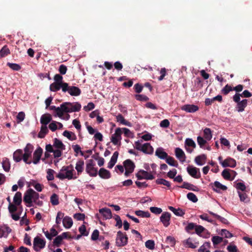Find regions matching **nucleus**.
Masks as SVG:
<instances>
[{
  "mask_svg": "<svg viewBox=\"0 0 252 252\" xmlns=\"http://www.w3.org/2000/svg\"><path fill=\"white\" fill-rule=\"evenodd\" d=\"M118 155H119V153L117 151L113 153L112 157L111 158L110 161L108 163V166H107L108 168L111 169L114 166V165L115 164V163L117 162Z\"/></svg>",
  "mask_w": 252,
  "mask_h": 252,
  "instance_id": "cd10ccee",
  "label": "nucleus"
},
{
  "mask_svg": "<svg viewBox=\"0 0 252 252\" xmlns=\"http://www.w3.org/2000/svg\"><path fill=\"white\" fill-rule=\"evenodd\" d=\"M94 166V164L92 159L89 160L86 164V171L92 177H95L97 174V169Z\"/></svg>",
  "mask_w": 252,
  "mask_h": 252,
  "instance_id": "6e6552de",
  "label": "nucleus"
},
{
  "mask_svg": "<svg viewBox=\"0 0 252 252\" xmlns=\"http://www.w3.org/2000/svg\"><path fill=\"white\" fill-rule=\"evenodd\" d=\"M145 246L150 250H153L155 248V242L153 240H148L145 243Z\"/></svg>",
  "mask_w": 252,
  "mask_h": 252,
  "instance_id": "680f3d73",
  "label": "nucleus"
},
{
  "mask_svg": "<svg viewBox=\"0 0 252 252\" xmlns=\"http://www.w3.org/2000/svg\"><path fill=\"white\" fill-rule=\"evenodd\" d=\"M84 162L82 160H78L75 165V169L77 171L78 175L80 174L84 170Z\"/></svg>",
  "mask_w": 252,
  "mask_h": 252,
  "instance_id": "473e14b6",
  "label": "nucleus"
},
{
  "mask_svg": "<svg viewBox=\"0 0 252 252\" xmlns=\"http://www.w3.org/2000/svg\"><path fill=\"white\" fill-rule=\"evenodd\" d=\"M213 189L217 192L220 193L221 190H226L227 188L226 186L221 184L219 181H215L212 184Z\"/></svg>",
  "mask_w": 252,
  "mask_h": 252,
  "instance_id": "f3484780",
  "label": "nucleus"
},
{
  "mask_svg": "<svg viewBox=\"0 0 252 252\" xmlns=\"http://www.w3.org/2000/svg\"><path fill=\"white\" fill-rule=\"evenodd\" d=\"M32 192L31 197H32V202L34 203H36V201L39 199V194L35 192L33 189H32L31 190Z\"/></svg>",
  "mask_w": 252,
  "mask_h": 252,
  "instance_id": "603ef678",
  "label": "nucleus"
},
{
  "mask_svg": "<svg viewBox=\"0 0 252 252\" xmlns=\"http://www.w3.org/2000/svg\"><path fill=\"white\" fill-rule=\"evenodd\" d=\"M32 189H28L25 192L24 196V201L26 203L29 204V205L28 206H31V204H32V197L31 192Z\"/></svg>",
  "mask_w": 252,
  "mask_h": 252,
  "instance_id": "c756f323",
  "label": "nucleus"
},
{
  "mask_svg": "<svg viewBox=\"0 0 252 252\" xmlns=\"http://www.w3.org/2000/svg\"><path fill=\"white\" fill-rule=\"evenodd\" d=\"M64 84H59L54 82L51 84L50 86V90L52 92H57L59 91L61 88L63 90V85Z\"/></svg>",
  "mask_w": 252,
  "mask_h": 252,
  "instance_id": "e433bc0d",
  "label": "nucleus"
},
{
  "mask_svg": "<svg viewBox=\"0 0 252 252\" xmlns=\"http://www.w3.org/2000/svg\"><path fill=\"white\" fill-rule=\"evenodd\" d=\"M166 159V162L167 164H168L169 165L172 166H174V167H177L178 165V163L177 162V161H176L174 158L171 157H168L167 156V158H165Z\"/></svg>",
  "mask_w": 252,
  "mask_h": 252,
  "instance_id": "37998d69",
  "label": "nucleus"
},
{
  "mask_svg": "<svg viewBox=\"0 0 252 252\" xmlns=\"http://www.w3.org/2000/svg\"><path fill=\"white\" fill-rule=\"evenodd\" d=\"M53 146L57 149L64 150L65 149V146L62 141L56 138L54 139Z\"/></svg>",
  "mask_w": 252,
  "mask_h": 252,
  "instance_id": "c85d7f7f",
  "label": "nucleus"
},
{
  "mask_svg": "<svg viewBox=\"0 0 252 252\" xmlns=\"http://www.w3.org/2000/svg\"><path fill=\"white\" fill-rule=\"evenodd\" d=\"M186 244L188 247L194 249L198 246V243L197 242H193L191 238H189L186 241Z\"/></svg>",
  "mask_w": 252,
  "mask_h": 252,
  "instance_id": "a18cd8bd",
  "label": "nucleus"
},
{
  "mask_svg": "<svg viewBox=\"0 0 252 252\" xmlns=\"http://www.w3.org/2000/svg\"><path fill=\"white\" fill-rule=\"evenodd\" d=\"M63 218H64V214L63 212L59 211L57 213L56 218V223L57 225H59L61 224L62 221H63Z\"/></svg>",
  "mask_w": 252,
  "mask_h": 252,
  "instance_id": "79ce46f5",
  "label": "nucleus"
},
{
  "mask_svg": "<svg viewBox=\"0 0 252 252\" xmlns=\"http://www.w3.org/2000/svg\"><path fill=\"white\" fill-rule=\"evenodd\" d=\"M187 198L194 203H195L198 201L196 196L192 192H189L187 194Z\"/></svg>",
  "mask_w": 252,
  "mask_h": 252,
  "instance_id": "bf43d9fd",
  "label": "nucleus"
},
{
  "mask_svg": "<svg viewBox=\"0 0 252 252\" xmlns=\"http://www.w3.org/2000/svg\"><path fill=\"white\" fill-rule=\"evenodd\" d=\"M2 165L3 169L6 172H8L10 168V164L9 159L7 158H5L3 159L2 162Z\"/></svg>",
  "mask_w": 252,
  "mask_h": 252,
  "instance_id": "a19ab883",
  "label": "nucleus"
},
{
  "mask_svg": "<svg viewBox=\"0 0 252 252\" xmlns=\"http://www.w3.org/2000/svg\"><path fill=\"white\" fill-rule=\"evenodd\" d=\"M122 129V133H124L125 136L132 138L133 137V134L130 131V130L126 127L121 128Z\"/></svg>",
  "mask_w": 252,
  "mask_h": 252,
  "instance_id": "864d4df0",
  "label": "nucleus"
},
{
  "mask_svg": "<svg viewBox=\"0 0 252 252\" xmlns=\"http://www.w3.org/2000/svg\"><path fill=\"white\" fill-rule=\"evenodd\" d=\"M98 175L102 179H108L111 177V173L109 171L104 168L99 169Z\"/></svg>",
  "mask_w": 252,
  "mask_h": 252,
  "instance_id": "b1692460",
  "label": "nucleus"
},
{
  "mask_svg": "<svg viewBox=\"0 0 252 252\" xmlns=\"http://www.w3.org/2000/svg\"><path fill=\"white\" fill-rule=\"evenodd\" d=\"M43 150L40 147H38L34 152L33 154V160L32 161L34 164H37L40 160L42 155Z\"/></svg>",
  "mask_w": 252,
  "mask_h": 252,
  "instance_id": "ddd939ff",
  "label": "nucleus"
},
{
  "mask_svg": "<svg viewBox=\"0 0 252 252\" xmlns=\"http://www.w3.org/2000/svg\"><path fill=\"white\" fill-rule=\"evenodd\" d=\"M63 224L65 228L69 229L72 226L73 220L70 217L64 216L63 220Z\"/></svg>",
  "mask_w": 252,
  "mask_h": 252,
  "instance_id": "bb28decb",
  "label": "nucleus"
},
{
  "mask_svg": "<svg viewBox=\"0 0 252 252\" xmlns=\"http://www.w3.org/2000/svg\"><path fill=\"white\" fill-rule=\"evenodd\" d=\"M180 188L183 189H186L189 190H193V191H198V188L194 186L192 184H189L187 182H184L183 185L180 187Z\"/></svg>",
  "mask_w": 252,
  "mask_h": 252,
  "instance_id": "2f4dec72",
  "label": "nucleus"
},
{
  "mask_svg": "<svg viewBox=\"0 0 252 252\" xmlns=\"http://www.w3.org/2000/svg\"><path fill=\"white\" fill-rule=\"evenodd\" d=\"M116 119L118 122H119L124 125L127 126H131V124L130 122L124 119V117L121 114H119L118 115H117L116 116Z\"/></svg>",
  "mask_w": 252,
  "mask_h": 252,
  "instance_id": "72a5a7b5",
  "label": "nucleus"
},
{
  "mask_svg": "<svg viewBox=\"0 0 252 252\" xmlns=\"http://www.w3.org/2000/svg\"><path fill=\"white\" fill-rule=\"evenodd\" d=\"M155 155L158 158L162 159H165L168 156L167 154L164 151V149L161 147L157 149Z\"/></svg>",
  "mask_w": 252,
  "mask_h": 252,
  "instance_id": "393cba45",
  "label": "nucleus"
},
{
  "mask_svg": "<svg viewBox=\"0 0 252 252\" xmlns=\"http://www.w3.org/2000/svg\"><path fill=\"white\" fill-rule=\"evenodd\" d=\"M50 202L53 205H57L59 204V196L56 193L53 194L50 197Z\"/></svg>",
  "mask_w": 252,
  "mask_h": 252,
  "instance_id": "09e8293b",
  "label": "nucleus"
},
{
  "mask_svg": "<svg viewBox=\"0 0 252 252\" xmlns=\"http://www.w3.org/2000/svg\"><path fill=\"white\" fill-rule=\"evenodd\" d=\"M235 188L239 190H241L244 191L246 189V187L243 183L239 182L235 184Z\"/></svg>",
  "mask_w": 252,
  "mask_h": 252,
  "instance_id": "4d7b16f0",
  "label": "nucleus"
},
{
  "mask_svg": "<svg viewBox=\"0 0 252 252\" xmlns=\"http://www.w3.org/2000/svg\"><path fill=\"white\" fill-rule=\"evenodd\" d=\"M46 242L43 239L36 237L34 239L33 241V249L36 251H40L41 249L45 247Z\"/></svg>",
  "mask_w": 252,
  "mask_h": 252,
  "instance_id": "9b49d317",
  "label": "nucleus"
},
{
  "mask_svg": "<svg viewBox=\"0 0 252 252\" xmlns=\"http://www.w3.org/2000/svg\"><path fill=\"white\" fill-rule=\"evenodd\" d=\"M238 194L240 197V200L242 202H247L248 201V195L246 193L241 192L238 191Z\"/></svg>",
  "mask_w": 252,
  "mask_h": 252,
  "instance_id": "5fc2aeb1",
  "label": "nucleus"
},
{
  "mask_svg": "<svg viewBox=\"0 0 252 252\" xmlns=\"http://www.w3.org/2000/svg\"><path fill=\"white\" fill-rule=\"evenodd\" d=\"M128 238L125 233L119 231L117 232L116 238V245L118 247H123L127 243Z\"/></svg>",
  "mask_w": 252,
  "mask_h": 252,
  "instance_id": "423d86ee",
  "label": "nucleus"
},
{
  "mask_svg": "<svg viewBox=\"0 0 252 252\" xmlns=\"http://www.w3.org/2000/svg\"><path fill=\"white\" fill-rule=\"evenodd\" d=\"M56 177L62 180L64 179L71 180L76 179L77 178L74 169V167L71 164L63 166L56 175Z\"/></svg>",
  "mask_w": 252,
  "mask_h": 252,
  "instance_id": "f257e3e1",
  "label": "nucleus"
},
{
  "mask_svg": "<svg viewBox=\"0 0 252 252\" xmlns=\"http://www.w3.org/2000/svg\"><path fill=\"white\" fill-rule=\"evenodd\" d=\"M221 164L223 167H230L233 168L236 166V162L233 158H228L222 161Z\"/></svg>",
  "mask_w": 252,
  "mask_h": 252,
  "instance_id": "412c9836",
  "label": "nucleus"
},
{
  "mask_svg": "<svg viewBox=\"0 0 252 252\" xmlns=\"http://www.w3.org/2000/svg\"><path fill=\"white\" fill-rule=\"evenodd\" d=\"M206 159L205 155H201L197 156L195 158V162L198 165H202L205 164Z\"/></svg>",
  "mask_w": 252,
  "mask_h": 252,
  "instance_id": "7c9ffc66",
  "label": "nucleus"
},
{
  "mask_svg": "<svg viewBox=\"0 0 252 252\" xmlns=\"http://www.w3.org/2000/svg\"><path fill=\"white\" fill-rule=\"evenodd\" d=\"M99 212L103 216L105 220L112 218V213L110 209L108 208H102L99 210Z\"/></svg>",
  "mask_w": 252,
  "mask_h": 252,
  "instance_id": "5701e85b",
  "label": "nucleus"
},
{
  "mask_svg": "<svg viewBox=\"0 0 252 252\" xmlns=\"http://www.w3.org/2000/svg\"><path fill=\"white\" fill-rule=\"evenodd\" d=\"M124 166L126 170L125 175L127 177L134 171L135 164L132 161L128 159L124 162Z\"/></svg>",
  "mask_w": 252,
  "mask_h": 252,
  "instance_id": "1a4fd4ad",
  "label": "nucleus"
},
{
  "mask_svg": "<svg viewBox=\"0 0 252 252\" xmlns=\"http://www.w3.org/2000/svg\"><path fill=\"white\" fill-rule=\"evenodd\" d=\"M57 234H58L57 231L54 228H52L50 229V233H49L47 231L45 232V235L46 237H47V238H48L49 240H51L53 237L56 236L57 235Z\"/></svg>",
  "mask_w": 252,
  "mask_h": 252,
  "instance_id": "c03bdc74",
  "label": "nucleus"
},
{
  "mask_svg": "<svg viewBox=\"0 0 252 252\" xmlns=\"http://www.w3.org/2000/svg\"><path fill=\"white\" fill-rule=\"evenodd\" d=\"M136 177L139 180L146 179L152 180L154 178V176L149 172L143 170H139L136 174Z\"/></svg>",
  "mask_w": 252,
  "mask_h": 252,
  "instance_id": "f8f14e48",
  "label": "nucleus"
},
{
  "mask_svg": "<svg viewBox=\"0 0 252 252\" xmlns=\"http://www.w3.org/2000/svg\"><path fill=\"white\" fill-rule=\"evenodd\" d=\"M54 79L55 80V83L62 84L65 83V82H63V77L60 74H56L54 76Z\"/></svg>",
  "mask_w": 252,
  "mask_h": 252,
  "instance_id": "0e129e2a",
  "label": "nucleus"
},
{
  "mask_svg": "<svg viewBox=\"0 0 252 252\" xmlns=\"http://www.w3.org/2000/svg\"><path fill=\"white\" fill-rule=\"evenodd\" d=\"M199 109L197 105L194 104H185L181 107V110L188 113H194Z\"/></svg>",
  "mask_w": 252,
  "mask_h": 252,
  "instance_id": "a211bd4d",
  "label": "nucleus"
},
{
  "mask_svg": "<svg viewBox=\"0 0 252 252\" xmlns=\"http://www.w3.org/2000/svg\"><path fill=\"white\" fill-rule=\"evenodd\" d=\"M48 129L47 126H42L38 134V137L40 138H43L45 137V135L48 133Z\"/></svg>",
  "mask_w": 252,
  "mask_h": 252,
  "instance_id": "58836bf2",
  "label": "nucleus"
},
{
  "mask_svg": "<svg viewBox=\"0 0 252 252\" xmlns=\"http://www.w3.org/2000/svg\"><path fill=\"white\" fill-rule=\"evenodd\" d=\"M230 170L225 169L221 173V175L223 177L224 179L227 180H230L232 181L234 179V178L235 177V175L236 174V172L234 171L231 170V171L234 173V176L231 178V174L229 172Z\"/></svg>",
  "mask_w": 252,
  "mask_h": 252,
  "instance_id": "4be33fe9",
  "label": "nucleus"
},
{
  "mask_svg": "<svg viewBox=\"0 0 252 252\" xmlns=\"http://www.w3.org/2000/svg\"><path fill=\"white\" fill-rule=\"evenodd\" d=\"M17 205L15 204L10 203L8 205V210L11 214L14 213L17 210Z\"/></svg>",
  "mask_w": 252,
  "mask_h": 252,
  "instance_id": "69168bd1",
  "label": "nucleus"
},
{
  "mask_svg": "<svg viewBox=\"0 0 252 252\" xmlns=\"http://www.w3.org/2000/svg\"><path fill=\"white\" fill-rule=\"evenodd\" d=\"M212 241L214 245H218L222 241V238L220 236H214L212 238Z\"/></svg>",
  "mask_w": 252,
  "mask_h": 252,
  "instance_id": "052dcab7",
  "label": "nucleus"
},
{
  "mask_svg": "<svg viewBox=\"0 0 252 252\" xmlns=\"http://www.w3.org/2000/svg\"><path fill=\"white\" fill-rule=\"evenodd\" d=\"M9 54V50L6 47H3L0 51V57H3Z\"/></svg>",
  "mask_w": 252,
  "mask_h": 252,
  "instance_id": "774afa93",
  "label": "nucleus"
},
{
  "mask_svg": "<svg viewBox=\"0 0 252 252\" xmlns=\"http://www.w3.org/2000/svg\"><path fill=\"white\" fill-rule=\"evenodd\" d=\"M63 106H64V113L78 112L81 108V104L78 102L70 103L66 102L63 103Z\"/></svg>",
  "mask_w": 252,
  "mask_h": 252,
  "instance_id": "20e7f679",
  "label": "nucleus"
},
{
  "mask_svg": "<svg viewBox=\"0 0 252 252\" xmlns=\"http://www.w3.org/2000/svg\"><path fill=\"white\" fill-rule=\"evenodd\" d=\"M63 135L71 141H73L76 139V135L71 131L65 130L63 132Z\"/></svg>",
  "mask_w": 252,
  "mask_h": 252,
  "instance_id": "4c0bfd02",
  "label": "nucleus"
},
{
  "mask_svg": "<svg viewBox=\"0 0 252 252\" xmlns=\"http://www.w3.org/2000/svg\"><path fill=\"white\" fill-rule=\"evenodd\" d=\"M208 212L210 214L215 217L216 218H217L218 220H219L220 221H221V222H222L223 223H226L227 222V220L225 219V218L221 217L220 216L218 215L217 214H215L211 211H209Z\"/></svg>",
  "mask_w": 252,
  "mask_h": 252,
  "instance_id": "13d9d810",
  "label": "nucleus"
},
{
  "mask_svg": "<svg viewBox=\"0 0 252 252\" xmlns=\"http://www.w3.org/2000/svg\"><path fill=\"white\" fill-rule=\"evenodd\" d=\"M122 134V129L121 128H117L115 133L112 135L111 141L115 145H118L122 139L121 135Z\"/></svg>",
  "mask_w": 252,
  "mask_h": 252,
  "instance_id": "9d476101",
  "label": "nucleus"
},
{
  "mask_svg": "<svg viewBox=\"0 0 252 252\" xmlns=\"http://www.w3.org/2000/svg\"><path fill=\"white\" fill-rule=\"evenodd\" d=\"M23 156V151L19 149L16 150L13 154V159L16 162H19L22 159Z\"/></svg>",
  "mask_w": 252,
  "mask_h": 252,
  "instance_id": "f704fd0d",
  "label": "nucleus"
},
{
  "mask_svg": "<svg viewBox=\"0 0 252 252\" xmlns=\"http://www.w3.org/2000/svg\"><path fill=\"white\" fill-rule=\"evenodd\" d=\"M151 212L155 214H159L162 212V209L156 207H151L150 208Z\"/></svg>",
  "mask_w": 252,
  "mask_h": 252,
  "instance_id": "338daca9",
  "label": "nucleus"
},
{
  "mask_svg": "<svg viewBox=\"0 0 252 252\" xmlns=\"http://www.w3.org/2000/svg\"><path fill=\"white\" fill-rule=\"evenodd\" d=\"M196 144L194 141L190 138H187L185 140V148L187 151L191 153L195 148Z\"/></svg>",
  "mask_w": 252,
  "mask_h": 252,
  "instance_id": "dca6fc26",
  "label": "nucleus"
},
{
  "mask_svg": "<svg viewBox=\"0 0 252 252\" xmlns=\"http://www.w3.org/2000/svg\"><path fill=\"white\" fill-rule=\"evenodd\" d=\"M22 193L20 192H17L13 198L14 203L19 206L22 203Z\"/></svg>",
  "mask_w": 252,
  "mask_h": 252,
  "instance_id": "c9c22d12",
  "label": "nucleus"
},
{
  "mask_svg": "<svg viewBox=\"0 0 252 252\" xmlns=\"http://www.w3.org/2000/svg\"><path fill=\"white\" fill-rule=\"evenodd\" d=\"M176 157L181 162H184L186 160V155L184 152L180 148H176L175 150Z\"/></svg>",
  "mask_w": 252,
  "mask_h": 252,
  "instance_id": "aec40b11",
  "label": "nucleus"
},
{
  "mask_svg": "<svg viewBox=\"0 0 252 252\" xmlns=\"http://www.w3.org/2000/svg\"><path fill=\"white\" fill-rule=\"evenodd\" d=\"M63 92H68L72 96H78L81 94L80 89L75 86H69L67 83L63 85Z\"/></svg>",
  "mask_w": 252,
  "mask_h": 252,
  "instance_id": "39448f33",
  "label": "nucleus"
},
{
  "mask_svg": "<svg viewBox=\"0 0 252 252\" xmlns=\"http://www.w3.org/2000/svg\"><path fill=\"white\" fill-rule=\"evenodd\" d=\"M210 247V243L208 242L205 243L198 249L199 252H210L209 249Z\"/></svg>",
  "mask_w": 252,
  "mask_h": 252,
  "instance_id": "49530a36",
  "label": "nucleus"
},
{
  "mask_svg": "<svg viewBox=\"0 0 252 252\" xmlns=\"http://www.w3.org/2000/svg\"><path fill=\"white\" fill-rule=\"evenodd\" d=\"M114 219L116 221V226L118 227V228H120L122 227V221L120 218V217L118 215H115L114 217Z\"/></svg>",
  "mask_w": 252,
  "mask_h": 252,
  "instance_id": "e2e57ef3",
  "label": "nucleus"
},
{
  "mask_svg": "<svg viewBox=\"0 0 252 252\" xmlns=\"http://www.w3.org/2000/svg\"><path fill=\"white\" fill-rule=\"evenodd\" d=\"M64 106H63V103L60 107H56L55 106H51L49 107L50 110H54L56 112V116H58L60 118H63V114L64 113Z\"/></svg>",
  "mask_w": 252,
  "mask_h": 252,
  "instance_id": "6ab92c4d",
  "label": "nucleus"
},
{
  "mask_svg": "<svg viewBox=\"0 0 252 252\" xmlns=\"http://www.w3.org/2000/svg\"><path fill=\"white\" fill-rule=\"evenodd\" d=\"M47 179L48 181H52L54 179L55 171L52 169L47 170Z\"/></svg>",
  "mask_w": 252,
  "mask_h": 252,
  "instance_id": "8fccbe9b",
  "label": "nucleus"
},
{
  "mask_svg": "<svg viewBox=\"0 0 252 252\" xmlns=\"http://www.w3.org/2000/svg\"><path fill=\"white\" fill-rule=\"evenodd\" d=\"M142 140H139L134 143V147L138 151H141L146 154H152L154 152V148L149 143L142 144Z\"/></svg>",
  "mask_w": 252,
  "mask_h": 252,
  "instance_id": "f03ea898",
  "label": "nucleus"
},
{
  "mask_svg": "<svg viewBox=\"0 0 252 252\" xmlns=\"http://www.w3.org/2000/svg\"><path fill=\"white\" fill-rule=\"evenodd\" d=\"M197 141L200 147L202 148L207 143V140L201 136H198L197 138Z\"/></svg>",
  "mask_w": 252,
  "mask_h": 252,
  "instance_id": "6e6d98bb",
  "label": "nucleus"
},
{
  "mask_svg": "<svg viewBox=\"0 0 252 252\" xmlns=\"http://www.w3.org/2000/svg\"><path fill=\"white\" fill-rule=\"evenodd\" d=\"M242 96L241 94L236 93L233 96V101L237 103L236 109L239 112H242L244 111L245 108L247 106L248 100L246 99L240 100V97Z\"/></svg>",
  "mask_w": 252,
  "mask_h": 252,
  "instance_id": "7ed1b4c3",
  "label": "nucleus"
},
{
  "mask_svg": "<svg viewBox=\"0 0 252 252\" xmlns=\"http://www.w3.org/2000/svg\"><path fill=\"white\" fill-rule=\"evenodd\" d=\"M171 214L168 212H164L160 217V220L165 227L170 225Z\"/></svg>",
  "mask_w": 252,
  "mask_h": 252,
  "instance_id": "4468645a",
  "label": "nucleus"
},
{
  "mask_svg": "<svg viewBox=\"0 0 252 252\" xmlns=\"http://www.w3.org/2000/svg\"><path fill=\"white\" fill-rule=\"evenodd\" d=\"M33 150V146L30 143L28 144L24 148V154H23V159L24 161L27 164H30L32 163L31 160H29V158L31 156Z\"/></svg>",
  "mask_w": 252,
  "mask_h": 252,
  "instance_id": "0eeeda50",
  "label": "nucleus"
},
{
  "mask_svg": "<svg viewBox=\"0 0 252 252\" xmlns=\"http://www.w3.org/2000/svg\"><path fill=\"white\" fill-rule=\"evenodd\" d=\"M187 169L188 173L192 177L196 179L200 178V172L198 168L192 166H189L187 167Z\"/></svg>",
  "mask_w": 252,
  "mask_h": 252,
  "instance_id": "2eb2a0df",
  "label": "nucleus"
},
{
  "mask_svg": "<svg viewBox=\"0 0 252 252\" xmlns=\"http://www.w3.org/2000/svg\"><path fill=\"white\" fill-rule=\"evenodd\" d=\"M135 214L142 218H149L150 216V213L148 211H143L141 210L136 211Z\"/></svg>",
  "mask_w": 252,
  "mask_h": 252,
  "instance_id": "de8ad7c7",
  "label": "nucleus"
},
{
  "mask_svg": "<svg viewBox=\"0 0 252 252\" xmlns=\"http://www.w3.org/2000/svg\"><path fill=\"white\" fill-rule=\"evenodd\" d=\"M204 137L208 141L210 140L212 138V131L209 128H205L203 131Z\"/></svg>",
  "mask_w": 252,
  "mask_h": 252,
  "instance_id": "ea45409f",
  "label": "nucleus"
},
{
  "mask_svg": "<svg viewBox=\"0 0 252 252\" xmlns=\"http://www.w3.org/2000/svg\"><path fill=\"white\" fill-rule=\"evenodd\" d=\"M51 120V115L49 114H45L41 116L40 118V123L43 125L42 126H47V125L49 123Z\"/></svg>",
  "mask_w": 252,
  "mask_h": 252,
  "instance_id": "a878e982",
  "label": "nucleus"
},
{
  "mask_svg": "<svg viewBox=\"0 0 252 252\" xmlns=\"http://www.w3.org/2000/svg\"><path fill=\"white\" fill-rule=\"evenodd\" d=\"M156 183L159 185H163L166 186L168 188H170L171 186L170 183L168 181L165 180V179L160 178L156 180Z\"/></svg>",
  "mask_w": 252,
  "mask_h": 252,
  "instance_id": "3c124183",
  "label": "nucleus"
}]
</instances>
